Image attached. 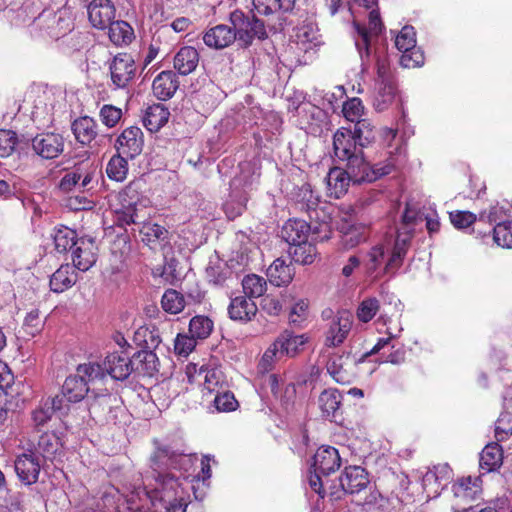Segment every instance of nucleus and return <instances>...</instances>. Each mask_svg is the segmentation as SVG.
Segmentation results:
<instances>
[{
    "label": "nucleus",
    "mask_w": 512,
    "mask_h": 512,
    "mask_svg": "<svg viewBox=\"0 0 512 512\" xmlns=\"http://www.w3.org/2000/svg\"><path fill=\"white\" fill-rule=\"evenodd\" d=\"M232 30L235 40L242 47H248L254 39L264 40L268 37L264 22L255 15L245 14L241 10H235L230 14Z\"/></svg>",
    "instance_id": "nucleus-5"
},
{
    "label": "nucleus",
    "mask_w": 512,
    "mask_h": 512,
    "mask_svg": "<svg viewBox=\"0 0 512 512\" xmlns=\"http://www.w3.org/2000/svg\"><path fill=\"white\" fill-rule=\"evenodd\" d=\"M379 308V301L376 298L364 299L357 309V318L361 322L367 323L373 319Z\"/></svg>",
    "instance_id": "nucleus-54"
},
{
    "label": "nucleus",
    "mask_w": 512,
    "mask_h": 512,
    "mask_svg": "<svg viewBox=\"0 0 512 512\" xmlns=\"http://www.w3.org/2000/svg\"><path fill=\"white\" fill-rule=\"evenodd\" d=\"M214 405L218 412H231L236 410L239 404L231 391L219 390L214 398Z\"/></svg>",
    "instance_id": "nucleus-51"
},
{
    "label": "nucleus",
    "mask_w": 512,
    "mask_h": 512,
    "mask_svg": "<svg viewBox=\"0 0 512 512\" xmlns=\"http://www.w3.org/2000/svg\"><path fill=\"white\" fill-rule=\"evenodd\" d=\"M77 372L85 378L87 384L103 381L108 376L104 361L81 364L78 366Z\"/></svg>",
    "instance_id": "nucleus-46"
},
{
    "label": "nucleus",
    "mask_w": 512,
    "mask_h": 512,
    "mask_svg": "<svg viewBox=\"0 0 512 512\" xmlns=\"http://www.w3.org/2000/svg\"><path fill=\"white\" fill-rule=\"evenodd\" d=\"M134 372L143 376H154L159 371V359L154 351L140 350L131 356Z\"/></svg>",
    "instance_id": "nucleus-21"
},
{
    "label": "nucleus",
    "mask_w": 512,
    "mask_h": 512,
    "mask_svg": "<svg viewBox=\"0 0 512 512\" xmlns=\"http://www.w3.org/2000/svg\"><path fill=\"white\" fill-rule=\"evenodd\" d=\"M493 239L498 246L512 249V221H504L495 225Z\"/></svg>",
    "instance_id": "nucleus-49"
},
{
    "label": "nucleus",
    "mask_w": 512,
    "mask_h": 512,
    "mask_svg": "<svg viewBox=\"0 0 512 512\" xmlns=\"http://www.w3.org/2000/svg\"><path fill=\"white\" fill-rule=\"evenodd\" d=\"M61 390L67 402L71 403L81 401L89 392L85 378L79 374L67 377Z\"/></svg>",
    "instance_id": "nucleus-29"
},
{
    "label": "nucleus",
    "mask_w": 512,
    "mask_h": 512,
    "mask_svg": "<svg viewBox=\"0 0 512 512\" xmlns=\"http://www.w3.org/2000/svg\"><path fill=\"white\" fill-rule=\"evenodd\" d=\"M140 234L142 235V241L147 245H152L159 241L168 242L169 231L156 223H142L140 228Z\"/></svg>",
    "instance_id": "nucleus-43"
},
{
    "label": "nucleus",
    "mask_w": 512,
    "mask_h": 512,
    "mask_svg": "<svg viewBox=\"0 0 512 512\" xmlns=\"http://www.w3.org/2000/svg\"><path fill=\"white\" fill-rule=\"evenodd\" d=\"M53 414L52 409L44 400L40 403L39 407L33 411L32 419L36 426H42L52 418Z\"/></svg>",
    "instance_id": "nucleus-64"
},
{
    "label": "nucleus",
    "mask_w": 512,
    "mask_h": 512,
    "mask_svg": "<svg viewBox=\"0 0 512 512\" xmlns=\"http://www.w3.org/2000/svg\"><path fill=\"white\" fill-rule=\"evenodd\" d=\"M295 275L294 268L291 263H287L284 259L277 258L267 269V277L274 286H287Z\"/></svg>",
    "instance_id": "nucleus-25"
},
{
    "label": "nucleus",
    "mask_w": 512,
    "mask_h": 512,
    "mask_svg": "<svg viewBox=\"0 0 512 512\" xmlns=\"http://www.w3.org/2000/svg\"><path fill=\"white\" fill-rule=\"evenodd\" d=\"M75 267L70 264L61 265L50 277V289L55 293H62L71 288L78 280Z\"/></svg>",
    "instance_id": "nucleus-24"
},
{
    "label": "nucleus",
    "mask_w": 512,
    "mask_h": 512,
    "mask_svg": "<svg viewBox=\"0 0 512 512\" xmlns=\"http://www.w3.org/2000/svg\"><path fill=\"white\" fill-rule=\"evenodd\" d=\"M134 341L141 350L154 351L161 343L159 330L156 327H140L134 334Z\"/></svg>",
    "instance_id": "nucleus-39"
},
{
    "label": "nucleus",
    "mask_w": 512,
    "mask_h": 512,
    "mask_svg": "<svg viewBox=\"0 0 512 512\" xmlns=\"http://www.w3.org/2000/svg\"><path fill=\"white\" fill-rule=\"evenodd\" d=\"M352 327V315L347 310H341L333 318L326 331L325 345L337 347L347 338Z\"/></svg>",
    "instance_id": "nucleus-13"
},
{
    "label": "nucleus",
    "mask_w": 512,
    "mask_h": 512,
    "mask_svg": "<svg viewBox=\"0 0 512 512\" xmlns=\"http://www.w3.org/2000/svg\"><path fill=\"white\" fill-rule=\"evenodd\" d=\"M476 215L469 211H455L450 213V220L457 229H466L476 222Z\"/></svg>",
    "instance_id": "nucleus-58"
},
{
    "label": "nucleus",
    "mask_w": 512,
    "mask_h": 512,
    "mask_svg": "<svg viewBox=\"0 0 512 512\" xmlns=\"http://www.w3.org/2000/svg\"><path fill=\"white\" fill-rule=\"evenodd\" d=\"M109 69L112 83L118 89L126 88L136 75L135 60L127 53L114 56Z\"/></svg>",
    "instance_id": "nucleus-10"
},
{
    "label": "nucleus",
    "mask_w": 512,
    "mask_h": 512,
    "mask_svg": "<svg viewBox=\"0 0 512 512\" xmlns=\"http://www.w3.org/2000/svg\"><path fill=\"white\" fill-rule=\"evenodd\" d=\"M339 483L341 490H334V488L331 487L329 493L331 500H339L344 494L358 496L359 499H357L356 502L359 505H370L376 500L377 496L374 493L366 495L365 497L361 496L362 494H366V490L368 488L371 489V487H369L370 481L368 479V473L360 466L346 467L339 477Z\"/></svg>",
    "instance_id": "nucleus-2"
},
{
    "label": "nucleus",
    "mask_w": 512,
    "mask_h": 512,
    "mask_svg": "<svg viewBox=\"0 0 512 512\" xmlns=\"http://www.w3.org/2000/svg\"><path fill=\"white\" fill-rule=\"evenodd\" d=\"M179 494H184V491L178 479L171 475L164 476L161 482V500Z\"/></svg>",
    "instance_id": "nucleus-56"
},
{
    "label": "nucleus",
    "mask_w": 512,
    "mask_h": 512,
    "mask_svg": "<svg viewBox=\"0 0 512 512\" xmlns=\"http://www.w3.org/2000/svg\"><path fill=\"white\" fill-rule=\"evenodd\" d=\"M127 158L119 152L111 157L106 166V174L109 179L116 182H122L126 179L128 174Z\"/></svg>",
    "instance_id": "nucleus-41"
},
{
    "label": "nucleus",
    "mask_w": 512,
    "mask_h": 512,
    "mask_svg": "<svg viewBox=\"0 0 512 512\" xmlns=\"http://www.w3.org/2000/svg\"><path fill=\"white\" fill-rule=\"evenodd\" d=\"M115 17V7L110 0H93L88 6V18L93 27L105 29Z\"/></svg>",
    "instance_id": "nucleus-18"
},
{
    "label": "nucleus",
    "mask_w": 512,
    "mask_h": 512,
    "mask_svg": "<svg viewBox=\"0 0 512 512\" xmlns=\"http://www.w3.org/2000/svg\"><path fill=\"white\" fill-rule=\"evenodd\" d=\"M83 176V169L81 167H75L74 170L67 172L59 183V188L63 192H69L73 188H79V181Z\"/></svg>",
    "instance_id": "nucleus-57"
},
{
    "label": "nucleus",
    "mask_w": 512,
    "mask_h": 512,
    "mask_svg": "<svg viewBox=\"0 0 512 512\" xmlns=\"http://www.w3.org/2000/svg\"><path fill=\"white\" fill-rule=\"evenodd\" d=\"M134 183L125 187L121 199L122 209L117 213V220L121 225L141 224L144 216L140 215L145 206L139 201Z\"/></svg>",
    "instance_id": "nucleus-8"
},
{
    "label": "nucleus",
    "mask_w": 512,
    "mask_h": 512,
    "mask_svg": "<svg viewBox=\"0 0 512 512\" xmlns=\"http://www.w3.org/2000/svg\"><path fill=\"white\" fill-rule=\"evenodd\" d=\"M396 48L402 52H410L416 46V33L412 26H404L395 39Z\"/></svg>",
    "instance_id": "nucleus-50"
},
{
    "label": "nucleus",
    "mask_w": 512,
    "mask_h": 512,
    "mask_svg": "<svg viewBox=\"0 0 512 512\" xmlns=\"http://www.w3.org/2000/svg\"><path fill=\"white\" fill-rule=\"evenodd\" d=\"M178 87V76L171 70L162 71L156 76L152 84L155 97L162 101L172 98Z\"/></svg>",
    "instance_id": "nucleus-20"
},
{
    "label": "nucleus",
    "mask_w": 512,
    "mask_h": 512,
    "mask_svg": "<svg viewBox=\"0 0 512 512\" xmlns=\"http://www.w3.org/2000/svg\"><path fill=\"white\" fill-rule=\"evenodd\" d=\"M13 23L16 26L33 24L41 29H44L46 34L54 39H59L65 36L73 29L70 19L62 17L57 13L51 11H43L37 17H28V7H21Z\"/></svg>",
    "instance_id": "nucleus-3"
},
{
    "label": "nucleus",
    "mask_w": 512,
    "mask_h": 512,
    "mask_svg": "<svg viewBox=\"0 0 512 512\" xmlns=\"http://www.w3.org/2000/svg\"><path fill=\"white\" fill-rule=\"evenodd\" d=\"M213 329V322L206 316L193 317L189 323V333L195 339L207 338Z\"/></svg>",
    "instance_id": "nucleus-48"
},
{
    "label": "nucleus",
    "mask_w": 512,
    "mask_h": 512,
    "mask_svg": "<svg viewBox=\"0 0 512 512\" xmlns=\"http://www.w3.org/2000/svg\"><path fill=\"white\" fill-rule=\"evenodd\" d=\"M72 131L76 140L82 145H89L97 136V124L88 117H80L72 123Z\"/></svg>",
    "instance_id": "nucleus-32"
},
{
    "label": "nucleus",
    "mask_w": 512,
    "mask_h": 512,
    "mask_svg": "<svg viewBox=\"0 0 512 512\" xmlns=\"http://www.w3.org/2000/svg\"><path fill=\"white\" fill-rule=\"evenodd\" d=\"M328 228L329 226L326 222L317 223L312 226L306 220H288L281 229V237L292 246L308 241L309 232L312 233V240H316L315 235L322 231L328 232Z\"/></svg>",
    "instance_id": "nucleus-7"
},
{
    "label": "nucleus",
    "mask_w": 512,
    "mask_h": 512,
    "mask_svg": "<svg viewBox=\"0 0 512 512\" xmlns=\"http://www.w3.org/2000/svg\"><path fill=\"white\" fill-rule=\"evenodd\" d=\"M196 346V339L193 336L178 334L174 341L175 353L187 356Z\"/></svg>",
    "instance_id": "nucleus-59"
},
{
    "label": "nucleus",
    "mask_w": 512,
    "mask_h": 512,
    "mask_svg": "<svg viewBox=\"0 0 512 512\" xmlns=\"http://www.w3.org/2000/svg\"><path fill=\"white\" fill-rule=\"evenodd\" d=\"M351 134L358 141L360 147H367L375 140L374 127L368 119H360L355 122Z\"/></svg>",
    "instance_id": "nucleus-45"
},
{
    "label": "nucleus",
    "mask_w": 512,
    "mask_h": 512,
    "mask_svg": "<svg viewBox=\"0 0 512 512\" xmlns=\"http://www.w3.org/2000/svg\"><path fill=\"white\" fill-rule=\"evenodd\" d=\"M62 444L60 438L53 432H45L39 436L37 445L33 452L40 455L42 460H53L56 454L60 451Z\"/></svg>",
    "instance_id": "nucleus-31"
},
{
    "label": "nucleus",
    "mask_w": 512,
    "mask_h": 512,
    "mask_svg": "<svg viewBox=\"0 0 512 512\" xmlns=\"http://www.w3.org/2000/svg\"><path fill=\"white\" fill-rule=\"evenodd\" d=\"M423 63V53L415 48L410 52L403 53L400 58V65L405 68L418 67L423 65Z\"/></svg>",
    "instance_id": "nucleus-62"
},
{
    "label": "nucleus",
    "mask_w": 512,
    "mask_h": 512,
    "mask_svg": "<svg viewBox=\"0 0 512 512\" xmlns=\"http://www.w3.org/2000/svg\"><path fill=\"white\" fill-rule=\"evenodd\" d=\"M143 133L139 127L126 128L117 138L116 148L120 154L134 158L139 155L143 147Z\"/></svg>",
    "instance_id": "nucleus-15"
},
{
    "label": "nucleus",
    "mask_w": 512,
    "mask_h": 512,
    "mask_svg": "<svg viewBox=\"0 0 512 512\" xmlns=\"http://www.w3.org/2000/svg\"><path fill=\"white\" fill-rule=\"evenodd\" d=\"M55 250L59 253H65L69 249L78 245L77 233L75 230L66 226H60L54 229L52 234Z\"/></svg>",
    "instance_id": "nucleus-36"
},
{
    "label": "nucleus",
    "mask_w": 512,
    "mask_h": 512,
    "mask_svg": "<svg viewBox=\"0 0 512 512\" xmlns=\"http://www.w3.org/2000/svg\"><path fill=\"white\" fill-rule=\"evenodd\" d=\"M354 27L357 33V36L355 37V46L360 55L362 70L365 71L369 66L370 35L374 34L375 36H378L383 29V23L380 19L379 11L372 10L369 13L368 29L357 22H354Z\"/></svg>",
    "instance_id": "nucleus-6"
},
{
    "label": "nucleus",
    "mask_w": 512,
    "mask_h": 512,
    "mask_svg": "<svg viewBox=\"0 0 512 512\" xmlns=\"http://www.w3.org/2000/svg\"><path fill=\"white\" fill-rule=\"evenodd\" d=\"M333 150L339 161L346 162L348 173L353 177H363V171H375L376 167L385 164L371 166L364 158L363 147L351 134V128L342 127L333 135Z\"/></svg>",
    "instance_id": "nucleus-1"
},
{
    "label": "nucleus",
    "mask_w": 512,
    "mask_h": 512,
    "mask_svg": "<svg viewBox=\"0 0 512 512\" xmlns=\"http://www.w3.org/2000/svg\"><path fill=\"white\" fill-rule=\"evenodd\" d=\"M411 239L412 230L398 231L391 255L384 267V272L386 274L394 275L402 266L410 247Z\"/></svg>",
    "instance_id": "nucleus-17"
},
{
    "label": "nucleus",
    "mask_w": 512,
    "mask_h": 512,
    "mask_svg": "<svg viewBox=\"0 0 512 512\" xmlns=\"http://www.w3.org/2000/svg\"><path fill=\"white\" fill-rule=\"evenodd\" d=\"M31 147L41 159L53 160L64 152L65 139L59 133L43 132L32 138Z\"/></svg>",
    "instance_id": "nucleus-9"
},
{
    "label": "nucleus",
    "mask_w": 512,
    "mask_h": 512,
    "mask_svg": "<svg viewBox=\"0 0 512 512\" xmlns=\"http://www.w3.org/2000/svg\"><path fill=\"white\" fill-rule=\"evenodd\" d=\"M103 361L107 375L113 380L124 381L134 372L131 356L126 351L110 353Z\"/></svg>",
    "instance_id": "nucleus-14"
},
{
    "label": "nucleus",
    "mask_w": 512,
    "mask_h": 512,
    "mask_svg": "<svg viewBox=\"0 0 512 512\" xmlns=\"http://www.w3.org/2000/svg\"><path fill=\"white\" fill-rule=\"evenodd\" d=\"M396 80L375 82V94L373 105L379 112L386 110L395 100L397 95Z\"/></svg>",
    "instance_id": "nucleus-27"
},
{
    "label": "nucleus",
    "mask_w": 512,
    "mask_h": 512,
    "mask_svg": "<svg viewBox=\"0 0 512 512\" xmlns=\"http://www.w3.org/2000/svg\"><path fill=\"white\" fill-rule=\"evenodd\" d=\"M199 63L198 51L191 46H184L174 56V68L181 75H189L192 73Z\"/></svg>",
    "instance_id": "nucleus-28"
},
{
    "label": "nucleus",
    "mask_w": 512,
    "mask_h": 512,
    "mask_svg": "<svg viewBox=\"0 0 512 512\" xmlns=\"http://www.w3.org/2000/svg\"><path fill=\"white\" fill-rule=\"evenodd\" d=\"M205 272L209 283L215 286H222L232 274L230 268L220 259L210 260Z\"/></svg>",
    "instance_id": "nucleus-40"
},
{
    "label": "nucleus",
    "mask_w": 512,
    "mask_h": 512,
    "mask_svg": "<svg viewBox=\"0 0 512 512\" xmlns=\"http://www.w3.org/2000/svg\"><path fill=\"white\" fill-rule=\"evenodd\" d=\"M161 305L164 311L171 314L180 313L186 306L184 295L174 289H168L162 296Z\"/></svg>",
    "instance_id": "nucleus-47"
},
{
    "label": "nucleus",
    "mask_w": 512,
    "mask_h": 512,
    "mask_svg": "<svg viewBox=\"0 0 512 512\" xmlns=\"http://www.w3.org/2000/svg\"><path fill=\"white\" fill-rule=\"evenodd\" d=\"M121 116V109L112 105H104L100 110L101 121L107 127H114L121 119Z\"/></svg>",
    "instance_id": "nucleus-61"
},
{
    "label": "nucleus",
    "mask_w": 512,
    "mask_h": 512,
    "mask_svg": "<svg viewBox=\"0 0 512 512\" xmlns=\"http://www.w3.org/2000/svg\"><path fill=\"white\" fill-rule=\"evenodd\" d=\"M204 43L211 48L223 49L235 41L232 27L224 24L209 29L203 36Z\"/></svg>",
    "instance_id": "nucleus-26"
},
{
    "label": "nucleus",
    "mask_w": 512,
    "mask_h": 512,
    "mask_svg": "<svg viewBox=\"0 0 512 512\" xmlns=\"http://www.w3.org/2000/svg\"><path fill=\"white\" fill-rule=\"evenodd\" d=\"M512 435V414L503 412L495 423V438L497 442L505 441Z\"/></svg>",
    "instance_id": "nucleus-53"
},
{
    "label": "nucleus",
    "mask_w": 512,
    "mask_h": 512,
    "mask_svg": "<svg viewBox=\"0 0 512 512\" xmlns=\"http://www.w3.org/2000/svg\"><path fill=\"white\" fill-rule=\"evenodd\" d=\"M257 311L255 302L248 300L246 296H236L231 299L228 307L229 317L242 323L251 321L256 316Z\"/></svg>",
    "instance_id": "nucleus-23"
},
{
    "label": "nucleus",
    "mask_w": 512,
    "mask_h": 512,
    "mask_svg": "<svg viewBox=\"0 0 512 512\" xmlns=\"http://www.w3.org/2000/svg\"><path fill=\"white\" fill-rule=\"evenodd\" d=\"M363 111L364 106L360 98H351L343 104L342 112L348 121L357 122V120H360Z\"/></svg>",
    "instance_id": "nucleus-55"
},
{
    "label": "nucleus",
    "mask_w": 512,
    "mask_h": 512,
    "mask_svg": "<svg viewBox=\"0 0 512 512\" xmlns=\"http://www.w3.org/2000/svg\"><path fill=\"white\" fill-rule=\"evenodd\" d=\"M341 466V458L336 448L331 446H322L318 448L313 457V467L315 472L322 475H329Z\"/></svg>",
    "instance_id": "nucleus-19"
},
{
    "label": "nucleus",
    "mask_w": 512,
    "mask_h": 512,
    "mask_svg": "<svg viewBox=\"0 0 512 512\" xmlns=\"http://www.w3.org/2000/svg\"><path fill=\"white\" fill-rule=\"evenodd\" d=\"M503 463V449L498 442L487 444L480 453L479 468L481 474L497 471Z\"/></svg>",
    "instance_id": "nucleus-22"
},
{
    "label": "nucleus",
    "mask_w": 512,
    "mask_h": 512,
    "mask_svg": "<svg viewBox=\"0 0 512 512\" xmlns=\"http://www.w3.org/2000/svg\"><path fill=\"white\" fill-rule=\"evenodd\" d=\"M16 134L10 130H0V157H8L14 151Z\"/></svg>",
    "instance_id": "nucleus-60"
},
{
    "label": "nucleus",
    "mask_w": 512,
    "mask_h": 512,
    "mask_svg": "<svg viewBox=\"0 0 512 512\" xmlns=\"http://www.w3.org/2000/svg\"><path fill=\"white\" fill-rule=\"evenodd\" d=\"M169 111L161 104L149 106L143 116V124L150 132H157L163 127L169 118Z\"/></svg>",
    "instance_id": "nucleus-34"
},
{
    "label": "nucleus",
    "mask_w": 512,
    "mask_h": 512,
    "mask_svg": "<svg viewBox=\"0 0 512 512\" xmlns=\"http://www.w3.org/2000/svg\"><path fill=\"white\" fill-rule=\"evenodd\" d=\"M319 407L323 416L336 421L341 404V394L336 389L324 390L319 396Z\"/></svg>",
    "instance_id": "nucleus-35"
},
{
    "label": "nucleus",
    "mask_w": 512,
    "mask_h": 512,
    "mask_svg": "<svg viewBox=\"0 0 512 512\" xmlns=\"http://www.w3.org/2000/svg\"><path fill=\"white\" fill-rule=\"evenodd\" d=\"M242 287L248 300L262 296L267 288L266 280L256 274H250L243 278Z\"/></svg>",
    "instance_id": "nucleus-44"
},
{
    "label": "nucleus",
    "mask_w": 512,
    "mask_h": 512,
    "mask_svg": "<svg viewBox=\"0 0 512 512\" xmlns=\"http://www.w3.org/2000/svg\"><path fill=\"white\" fill-rule=\"evenodd\" d=\"M72 256V266L83 272L89 270L97 260V246L94 239L80 238Z\"/></svg>",
    "instance_id": "nucleus-16"
},
{
    "label": "nucleus",
    "mask_w": 512,
    "mask_h": 512,
    "mask_svg": "<svg viewBox=\"0 0 512 512\" xmlns=\"http://www.w3.org/2000/svg\"><path fill=\"white\" fill-rule=\"evenodd\" d=\"M376 60V74L377 78L375 82H384L390 80H396L393 71L390 68V62L388 56L384 53H375Z\"/></svg>",
    "instance_id": "nucleus-52"
},
{
    "label": "nucleus",
    "mask_w": 512,
    "mask_h": 512,
    "mask_svg": "<svg viewBox=\"0 0 512 512\" xmlns=\"http://www.w3.org/2000/svg\"><path fill=\"white\" fill-rule=\"evenodd\" d=\"M316 254L317 251L315 246L309 241L289 247V255L291 256V259L296 263L303 265L311 264L314 261Z\"/></svg>",
    "instance_id": "nucleus-42"
},
{
    "label": "nucleus",
    "mask_w": 512,
    "mask_h": 512,
    "mask_svg": "<svg viewBox=\"0 0 512 512\" xmlns=\"http://www.w3.org/2000/svg\"><path fill=\"white\" fill-rule=\"evenodd\" d=\"M221 378V372L215 370L208 371L204 378V389L207 390L209 393H217V391H219L222 388V385L224 383Z\"/></svg>",
    "instance_id": "nucleus-63"
},
{
    "label": "nucleus",
    "mask_w": 512,
    "mask_h": 512,
    "mask_svg": "<svg viewBox=\"0 0 512 512\" xmlns=\"http://www.w3.org/2000/svg\"><path fill=\"white\" fill-rule=\"evenodd\" d=\"M43 466L44 461L31 450L17 456L14 463L15 472L19 480L28 486L38 481L40 470Z\"/></svg>",
    "instance_id": "nucleus-11"
},
{
    "label": "nucleus",
    "mask_w": 512,
    "mask_h": 512,
    "mask_svg": "<svg viewBox=\"0 0 512 512\" xmlns=\"http://www.w3.org/2000/svg\"><path fill=\"white\" fill-rule=\"evenodd\" d=\"M349 354L333 355L327 362V372L340 384H349L353 374L347 369Z\"/></svg>",
    "instance_id": "nucleus-30"
},
{
    "label": "nucleus",
    "mask_w": 512,
    "mask_h": 512,
    "mask_svg": "<svg viewBox=\"0 0 512 512\" xmlns=\"http://www.w3.org/2000/svg\"><path fill=\"white\" fill-rule=\"evenodd\" d=\"M392 169L393 166L391 164H386L381 167H376L375 171H363V177L358 178L348 173V166H346L345 169L335 168L329 172L327 183L331 194H333L335 198H340L347 192L350 182L355 184L371 183L382 176L388 175L391 173Z\"/></svg>",
    "instance_id": "nucleus-4"
},
{
    "label": "nucleus",
    "mask_w": 512,
    "mask_h": 512,
    "mask_svg": "<svg viewBox=\"0 0 512 512\" xmlns=\"http://www.w3.org/2000/svg\"><path fill=\"white\" fill-rule=\"evenodd\" d=\"M341 244L345 249H351L365 241V227L344 222L340 227Z\"/></svg>",
    "instance_id": "nucleus-37"
},
{
    "label": "nucleus",
    "mask_w": 512,
    "mask_h": 512,
    "mask_svg": "<svg viewBox=\"0 0 512 512\" xmlns=\"http://www.w3.org/2000/svg\"><path fill=\"white\" fill-rule=\"evenodd\" d=\"M108 29L109 39L117 46L127 45L134 38L132 27L125 21H113Z\"/></svg>",
    "instance_id": "nucleus-38"
},
{
    "label": "nucleus",
    "mask_w": 512,
    "mask_h": 512,
    "mask_svg": "<svg viewBox=\"0 0 512 512\" xmlns=\"http://www.w3.org/2000/svg\"><path fill=\"white\" fill-rule=\"evenodd\" d=\"M87 402L89 413L94 419L107 422L115 418V415H111L113 409L119 404V399L115 394L109 393L107 390L93 393L88 396Z\"/></svg>",
    "instance_id": "nucleus-12"
},
{
    "label": "nucleus",
    "mask_w": 512,
    "mask_h": 512,
    "mask_svg": "<svg viewBox=\"0 0 512 512\" xmlns=\"http://www.w3.org/2000/svg\"><path fill=\"white\" fill-rule=\"evenodd\" d=\"M305 342L304 335H294L292 332L285 331L274 341V350L278 349L282 357H293Z\"/></svg>",
    "instance_id": "nucleus-33"
}]
</instances>
